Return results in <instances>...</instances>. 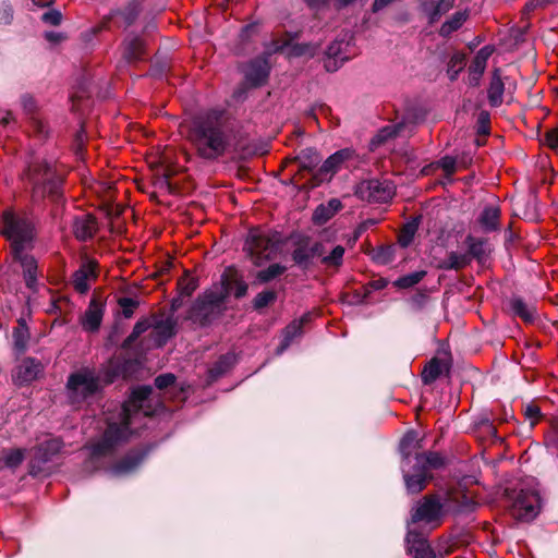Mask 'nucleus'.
Listing matches in <instances>:
<instances>
[{"label": "nucleus", "mask_w": 558, "mask_h": 558, "mask_svg": "<svg viewBox=\"0 0 558 558\" xmlns=\"http://www.w3.org/2000/svg\"><path fill=\"white\" fill-rule=\"evenodd\" d=\"M511 498L510 511L513 518L526 522L536 518L541 510V497L534 485L522 487L519 493Z\"/></svg>", "instance_id": "obj_7"}, {"label": "nucleus", "mask_w": 558, "mask_h": 558, "mask_svg": "<svg viewBox=\"0 0 558 558\" xmlns=\"http://www.w3.org/2000/svg\"><path fill=\"white\" fill-rule=\"evenodd\" d=\"M277 299V293L274 290H266L260 293H258L254 300H253V307L255 310H262L272 302H275Z\"/></svg>", "instance_id": "obj_44"}, {"label": "nucleus", "mask_w": 558, "mask_h": 558, "mask_svg": "<svg viewBox=\"0 0 558 558\" xmlns=\"http://www.w3.org/2000/svg\"><path fill=\"white\" fill-rule=\"evenodd\" d=\"M269 63L265 56L250 62L245 70V78L254 86L262 85L269 75Z\"/></svg>", "instance_id": "obj_13"}, {"label": "nucleus", "mask_w": 558, "mask_h": 558, "mask_svg": "<svg viewBox=\"0 0 558 558\" xmlns=\"http://www.w3.org/2000/svg\"><path fill=\"white\" fill-rule=\"evenodd\" d=\"M41 19L45 23L57 26L61 23L62 15L58 10H50L45 12Z\"/></svg>", "instance_id": "obj_53"}, {"label": "nucleus", "mask_w": 558, "mask_h": 558, "mask_svg": "<svg viewBox=\"0 0 558 558\" xmlns=\"http://www.w3.org/2000/svg\"><path fill=\"white\" fill-rule=\"evenodd\" d=\"M420 438L418 434L415 430H409L401 439L399 449L403 457V460H410V457L416 453V450L420 448Z\"/></svg>", "instance_id": "obj_26"}, {"label": "nucleus", "mask_w": 558, "mask_h": 558, "mask_svg": "<svg viewBox=\"0 0 558 558\" xmlns=\"http://www.w3.org/2000/svg\"><path fill=\"white\" fill-rule=\"evenodd\" d=\"M175 325V320L170 316L155 322L153 325V336L158 347L165 344L174 335Z\"/></svg>", "instance_id": "obj_18"}, {"label": "nucleus", "mask_w": 558, "mask_h": 558, "mask_svg": "<svg viewBox=\"0 0 558 558\" xmlns=\"http://www.w3.org/2000/svg\"><path fill=\"white\" fill-rule=\"evenodd\" d=\"M469 252L468 255L471 257H475L477 259L482 258L485 255V245L486 242L484 240L475 239L469 236L466 239Z\"/></svg>", "instance_id": "obj_42"}, {"label": "nucleus", "mask_w": 558, "mask_h": 558, "mask_svg": "<svg viewBox=\"0 0 558 558\" xmlns=\"http://www.w3.org/2000/svg\"><path fill=\"white\" fill-rule=\"evenodd\" d=\"M14 343L19 350H24L28 338L27 328L25 324L20 323V326L13 332Z\"/></svg>", "instance_id": "obj_47"}, {"label": "nucleus", "mask_w": 558, "mask_h": 558, "mask_svg": "<svg viewBox=\"0 0 558 558\" xmlns=\"http://www.w3.org/2000/svg\"><path fill=\"white\" fill-rule=\"evenodd\" d=\"M444 365L437 360L433 359L424 368L422 379L425 384L435 381L442 373Z\"/></svg>", "instance_id": "obj_36"}, {"label": "nucleus", "mask_w": 558, "mask_h": 558, "mask_svg": "<svg viewBox=\"0 0 558 558\" xmlns=\"http://www.w3.org/2000/svg\"><path fill=\"white\" fill-rule=\"evenodd\" d=\"M415 231H416V227L414 225H412V223L407 225L402 229V231L399 235L400 245L403 247L408 246L412 242Z\"/></svg>", "instance_id": "obj_49"}, {"label": "nucleus", "mask_w": 558, "mask_h": 558, "mask_svg": "<svg viewBox=\"0 0 558 558\" xmlns=\"http://www.w3.org/2000/svg\"><path fill=\"white\" fill-rule=\"evenodd\" d=\"M510 306H511L512 312L517 316L523 318L524 320H532L533 319V317H534V310H533V307H531L527 304H525L524 301L521 300L520 298H513L510 301Z\"/></svg>", "instance_id": "obj_37"}, {"label": "nucleus", "mask_w": 558, "mask_h": 558, "mask_svg": "<svg viewBox=\"0 0 558 558\" xmlns=\"http://www.w3.org/2000/svg\"><path fill=\"white\" fill-rule=\"evenodd\" d=\"M24 453V450L19 448L3 450L1 452L0 461L5 468L15 469L23 462Z\"/></svg>", "instance_id": "obj_34"}, {"label": "nucleus", "mask_w": 558, "mask_h": 558, "mask_svg": "<svg viewBox=\"0 0 558 558\" xmlns=\"http://www.w3.org/2000/svg\"><path fill=\"white\" fill-rule=\"evenodd\" d=\"M151 387L141 386L132 391L123 404L116 405L114 411L108 408L105 413L106 429L102 436L89 446L93 460L111 454L116 447L128 440L142 417L154 415L162 409L160 402L151 407Z\"/></svg>", "instance_id": "obj_1"}, {"label": "nucleus", "mask_w": 558, "mask_h": 558, "mask_svg": "<svg viewBox=\"0 0 558 558\" xmlns=\"http://www.w3.org/2000/svg\"><path fill=\"white\" fill-rule=\"evenodd\" d=\"M22 105L26 112L31 113L35 109V100L31 96H23Z\"/></svg>", "instance_id": "obj_60"}, {"label": "nucleus", "mask_w": 558, "mask_h": 558, "mask_svg": "<svg viewBox=\"0 0 558 558\" xmlns=\"http://www.w3.org/2000/svg\"><path fill=\"white\" fill-rule=\"evenodd\" d=\"M325 206L328 207L329 213L335 215L341 209L342 204L339 199L332 198Z\"/></svg>", "instance_id": "obj_61"}, {"label": "nucleus", "mask_w": 558, "mask_h": 558, "mask_svg": "<svg viewBox=\"0 0 558 558\" xmlns=\"http://www.w3.org/2000/svg\"><path fill=\"white\" fill-rule=\"evenodd\" d=\"M14 120L11 112H7L5 116L1 119L0 123L5 126L10 124Z\"/></svg>", "instance_id": "obj_63"}, {"label": "nucleus", "mask_w": 558, "mask_h": 558, "mask_svg": "<svg viewBox=\"0 0 558 558\" xmlns=\"http://www.w3.org/2000/svg\"><path fill=\"white\" fill-rule=\"evenodd\" d=\"M505 84L500 76V71L496 69L493 73L488 87V101L490 106L498 107L504 100Z\"/></svg>", "instance_id": "obj_23"}, {"label": "nucleus", "mask_w": 558, "mask_h": 558, "mask_svg": "<svg viewBox=\"0 0 558 558\" xmlns=\"http://www.w3.org/2000/svg\"><path fill=\"white\" fill-rule=\"evenodd\" d=\"M525 416L530 420L531 426H533L541 417V410L537 405L529 404L525 408Z\"/></svg>", "instance_id": "obj_55"}, {"label": "nucleus", "mask_w": 558, "mask_h": 558, "mask_svg": "<svg viewBox=\"0 0 558 558\" xmlns=\"http://www.w3.org/2000/svg\"><path fill=\"white\" fill-rule=\"evenodd\" d=\"M286 271V267L280 264H271L266 269L258 271L257 279L260 282H268Z\"/></svg>", "instance_id": "obj_40"}, {"label": "nucleus", "mask_w": 558, "mask_h": 558, "mask_svg": "<svg viewBox=\"0 0 558 558\" xmlns=\"http://www.w3.org/2000/svg\"><path fill=\"white\" fill-rule=\"evenodd\" d=\"M332 217L333 214L329 213L328 207H326L324 204L319 205L313 214V220L317 225H323Z\"/></svg>", "instance_id": "obj_48"}, {"label": "nucleus", "mask_w": 558, "mask_h": 558, "mask_svg": "<svg viewBox=\"0 0 558 558\" xmlns=\"http://www.w3.org/2000/svg\"><path fill=\"white\" fill-rule=\"evenodd\" d=\"M395 246H381L373 252V259L377 264L387 265L393 260Z\"/></svg>", "instance_id": "obj_41"}, {"label": "nucleus", "mask_w": 558, "mask_h": 558, "mask_svg": "<svg viewBox=\"0 0 558 558\" xmlns=\"http://www.w3.org/2000/svg\"><path fill=\"white\" fill-rule=\"evenodd\" d=\"M151 326V324L149 323L148 319H143V320H140L135 324L131 335L128 337V341L129 342H133L134 340H136L142 333H144L149 327Z\"/></svg>", "instance_id": "obj_51"}, {"label": "nucleus", "mask_w": 558, "mask_h": 558, "mask_svg": "<svg viewBox=\"0 0 558 558\" xmlns=\"http://www.w3.org/2000/svg\"><path fill=\"white\" fill-rule=\"evenodd\" d=\"M436 168H441L447 177H451L456 172V159L451 156H445L438 162L424 167L422 173L427 175Z\"/></svg>", "instance_id": "obj_33"}, {"label": "nucleus", "mask_w": 558, "mask_h": 558, "mask_svg": "<svg viewBox=\"0 0 558 558\" xmlns=\"http://www.w3.org/2000/svg\"><path fill=\"white\" fill-rule=\"evenodd\" d=\"M227 296L228 295L221 284L220 287H213L206 291L202 296L201 302L203 305L219 306L227 299Z\"/></svg>", "instance_id": "obj_31"}, {"label": "nucleus", "mask_w": 558, "mask_h": 558, "mask_svg": "<svg viewBox=\"0 0 558 558\" xmlns=\"http://www.w3.org/2000/svg\"><path fill=\"white\" fill-rule=\"evenodd\" d=\"M197 288V280L190 275H184L178 281V289L181 295L190 296Z\"/></svg>", "instance_id": "obj_43"}, {"label": "nucleus", "mask_w": 558, "mask_h": 558, "mask_svg": "<svg viewBox=\"0 0 558 558\" xmlns=\"http://www.w3.org/2000/svg\"><path fill=\"white\" fill-rule=\"evenodd\" d=\"M2 233L11 241L13 256L23 268L26 286L34 288L37 263L33 256L23 253L25 244L33 238L32 221L26 217H19L7 210L3 213Z\"/></svg>", "instance_id": "obj_2"}, {"label": "nucleus", "mask_w": 558, "mask_h": 558, "mask_svg": "<svg viewBox=\"0 0 558 558\" xmlns=\"http://www.w3.org/2000/svg\"><path fill=\"white\" fill-rule=\"evenodd\" d=\"M407 543L408 549L414 558H435L436 556L427 541L415 533H408Z\"/></svg>", "instance_id": "obj_20"}, {"label": "nucleus", "mask_w": 558, "mask_h": 558, "mask_svg": "<svg viewBox=\"0 0 558 558\" xmlns=\"http://www.w3.org/2000/svg\"><path fill=\"white\" fill-rule=\"evenodd\" d=\"M493 52H494V47L490 45L484 46L476 52V54L469 68L470 85H472V86L478 85L480 80L486 69L487 61L490 58V56L493 54Z\"/></svg>", "instance_id": "obj_12"}, {"label": "nucleus", "mask_w": 558, "mask_h": 558, "mask_svg": "<svg viewBox=\"0 0 558 558\" xmlns=\"http://www.w3.org/2000/svg\"><path fill=\"white\" fill-rule=\"evenodd\" d=\"M221 284L228 296L233 294L238 299L244 296L248 288L238 271L231 268L222 274Z\"/></svg>", "instance_id": "obj_14"}, {"label": "nucleus", "mask_w": 558, "mask_h": 558, "mask_svg": "<svg viewBox=\"0 0 558 558\" xmlns=\"http://www.w3.org/2000/svg\"><path fill=\"white\" fill-rule=\"evenodd\" d=\"M489 120V116L487 112H481L478 117V122L481 124L480 132L486 134L488 132L487 123Z\"/></svg>", "instance_id": "obj_59"}, {"label": "nucleus", "mask_w": 558, "mask_h": 558, "mask_svg": "<svg viewBox=\"0 0 558 558\" xmlns=\"http://www.w3.org/2000/svg\"><path fill=\"white\" fill-rule=\"evenodd\" d=\"M310 319L311 314L306 313L300 319L293 320L284 328L280 345L277 349V354H281L291 344L294 338L301 336L303 325L310 322Z\"/></svg>", "instance_id": "obj_16"}, {"label": "nucleus", "mask_w": 558, "mask_h": 558, "mask_svg": "<svg viewBox=\"0 0 558 558\" xmlns=\"http://www.w3.org/2000/svg\"><path fill=\"white\" fill-rule=\"evenodd\" d=\"M175 381V377L172 374H162L155 379V385L158 389L162 390L172 386Z\"/></svg>", "instance_id": "obj_54"}, {"label": "nucleus", "mask_w": 558, "mask_h": 558, "mask_svg": "<svg viewBox=\"0 0 558 558\" xmlns=\"http://www.w3.org/2000/svg\"><path fill=\"white\" fill-rule=\"evenodd\" d=\"M353 150L341 149L329 156L319 169L314 173V185H319L325 181H330L332 177L341 169L342 165L351 159Z\"/></svg>", "instance_id": "obj_9"}, {"label": "nucleus", "mask_w": 558, "mask_h": 558, "mask_svg": "<svg viewBox=\"0 0 558 558\" xmlns=\"http://www.w3.org/2000/svg\"><path fill=\"white\" fill-rule=\"evenodd\" d=\"M500 218V210L496 206H486L480 218V225L486 232H492L498 229Z\"/></svg>", "instance_id": "obj_24"}, {"label": "nucleus", "mask_w": 558, "mask_h": 558, "mask_svg": "<svg viewBox=\"0 0 558 558\" xmlns=\"http://www.w3.org/2000/svg\"><path fill=\"white\" fill-rule=\"evenodd\" d=\"M468 19L466 11L456 12L452 17L446 21L440 27V35L444 37L449 36L454 31L459 29Z\"/></svg>", "instance_id": "obj_32"}, {"label": "nucleus", "mask_w": 558, "mask_h": 558, "mask_svg": "<svg viewBox=\"0 0 558 558\" xmlns=\"http://www.w3.org/2000/svg\"><path fill=\"white\" fill-rule=\"evenodd\" d=\"M62 448V441L57 437H48L35 448V460L44 463L52 459Z\"/></svg>", "instance_id": "obj_17"}, {"label": "nucleus", "mask_w": 558, "mask_h": 558, "mask_svg": "<svg viewBox=\"0 0 558 558\" xmlns=\"http://www.w3.org/2000/svg\"><path fill=\"white\" fill-rule=\"evenodd\" d=\"M119 305L122 308L123 316L130 318L137 306V302L131 298H122L119 300Z\"/></svg>", "instance_id": "obj_50"}, {"label": "nucleus", "mask_w": 558, "mask_h": 558, "mask_svg": "<svg viewBox=\"0 0 558 558\" xmlns=\"http://www.w3.org/2000/svg\"><path fill=\"white\" fill-rule=\"evenodd\" d=\"M26 175L35 185L45 184L53 178L52 165L47 161L34 162L28 166Z\"/></svg>", "instance_id": "obj_19"}, {"label": "nucleus", "mask_w": 558, "mask_h": 558, "mask_svg": "<svg viewBox=\"0 0 558 558\" xmlns=\"http://www.w3.org/2000/svg\"><path fill=\"white\" fill-rule=\"evenodd\" d=\"M299 158L301 159V167L304 169H312L318 162L317 155L312 150H308L306 154L303 153Z\"/></svg>", "instance_id": "obj_52"}, {"label": "nucleus", "mask_w": 558, "mask_h": 558, "mask_svg": "<svg viewBox=\"0 0 558 558\" xmlns=\"http://www.w3.org/2000/svg\"><path fill=\"white\" fill-rule=\"evenodd\" d=\"M545 143L550 148H558V129H553L546 133Z\"/></svg>", "instance_id": "obj_58"}, {"label": "nucleus", "mask_w": 558, "mask_h": 558, "mask_svg": "<svg viewBox=\"0 0 558 558\" xmlns=\"http://www.w3.org/2000/svg\"><path fill=\"white\" fill-rule=\"evenodd\" d=\"M74 234L81 241L94 236L97 231V221L92 215H83L74 220Z\"/></svg>", "instance_id": "obj_22"}, {"label": "nucleus", "mask_w": 558, "mask_h": 558, "mask_svg": "<svg viewBox=\"0 0 558 558\" xmlns=\"http://www.w3.org/2000/svg\"><path fill=\"white\" fill-rule=\"evenodd\" d=\"M46 38L49 41H58V40H60L61 35L57 34V33H53V32H49V33H46Z\"/></svg>", "instance_id": "obj_64"}, {"label": "nucleus", "mask_w": 558, "mask_h": 558, "mask_svg": "<svg viewBox=\"0 0 558 558\" xmlns=\"http://www.w3.org/2000/svg\"><path fill=\"white\" fill-rule=\"evenodd\" d=\"M342 43H333L328 48V54L333 56L335 58L339 59L340 61H344L348 59V56L342 53L340 46Z\"/></svg>", "instance_id": "obj_56"}, {"label": "nucleus", "mask_w": 558, "mask_h": 558, "mask_svg": "<svg viewBox=\"0 0 558 558\" xmlns=\"http://www.w3.org/2000/svg\"><path fill=\"white\" fill-rule=\"evenodd\" d=\"M144 53V43L138 37H128L124 41L123 57L128 62L140 60Z\"/></svg>", "instance_id": "obj_27"}, {"label": "nucleus", "mask_w": 558, "mask_h": 558, "mask_svg": "<svg viewBox=\"0 0 558 558\" xmlns=\"http://www.w3.org/2000/svg\"><path fill=\"white\" fill-rule=\"evenodd\" d=\"M356 193L368 202L387 203L393 197L396 187L388 180L372 179L361 182Z\"/></svg>", "instance_id": "obj_8"}, {"label": "nucleus", "mask_w": 558, "mask_h": 558, "mask_svg": "<svg viewBox=\"0 0 558 558\" xmlns=\"http://www.w3.org/2000/svg\"><path fill=\"white\" fill-rule=\"evenodd\" d=\"M12 20V8L10 4L3 2L0 7V22L8 24Z\"/></svg>", "instance_id": "obj_57"}, {"label": "nucleus", "mask_w": 558, "mask_h": 558, "mask_svg": "<svg viewBox=\"0 0 558 558\" xmlns=\"http://www.w3.org/2000/svg\"><path fill=\"white\" fill-rule=\"evenodd\" d=\"M235 363V355L232 353H228L219 357V360L213 365L209 369V376L213 379L218 378L228 372L233 364Z\"/></svg>", "instance_id": "obj_30"}, {"label": "nucleus", "mask_w": 558, "mask_h": 558, "mask_svg": "<svg viewBox=\"0 0 558 558\" xmlns=\"http://www.w3.org/2000/svg\"><path fill=\"white\" fill-rule=\"evenodd\" d=\"M144 456L140 453H130L119 463L112 466L111 472L114 475H122L134 471L142 462Z\"/></svg>", "instance_id": "obj_29"}, {"label": "nucleus", "mask_w": 558, "mask_h": 558, "mask_svg": "<svg viewBox=\"0 0 558 558\" xmlns=\"http://www.w3.org/2000/svg\"><path fill=\"white\" fill-rule=\"evenodd\" d=\"M343 254L344 247L341 245H337L336 247H333L329 255L323 258V263L326 264L327 266L338 267L342 263Z\"/></svg>", "instance_id": "obj_46"}, {"label": "nucleus", "mask_w": 558, "mask_h": 558, "mask_svg": "<svg viewBox=\"0 0 558 558\" xmlns=\"http://www.w3.org/2000/svg\"><path fill=\"white\" fill-rule=\"evenodd\" d=\"M454 4V0H438L435 4L425 1L423 3V11L428 15L430 22H435L442 14L448 12Z\"/></svg>", "instance_id": "obj_28"}, {"label": "nucleus", "mask_w": 558, "mask_h": 558, "mask_svg": "<svg viewBox=\"0 0 558 558\" xmlns=\"http://www.w3.org/2000/svg\"><path fill=\"white\" fill-rule=\"evenodd\" d=\"M401 129H402V124H400V123L389 124V125H386L385 128L380 129L371 142L372 148H375L378 145L388 141L389 138L393 137L401 131Z\"/></svg>", "instance_id": "obj_35"}, {"label": "nucleus", "mask_w": 558, "mask_h": 558, "mask_svg": "<svg viewBox=\"0 0 558 558\" xmlns=\"http://www.w3.org/2000/svg\"><path fill=\"white\" fill-rule=\"evenodd\" d=\"M323 254V246L319 243H315L312 246L301 245L293 251V260L299 265H307V263Z\"/></svg>", "instance_id": "obj_25"}, {"label": "nucleus", "mask_w": 558, "mask_h": 558, "mask_svg": "<svg viewBox=\"0 0 558 558\" xmlns=\"http://www.w3.org/2000/svg\"><path fill=\"white\" fill-rule=\"evenodd\" d=\"M471 262L470 256L466 254L450 252L446 262V268L461 269Z\"/></svg>", "instance_id": "obj_39"}, {"label": "nucleus", "mask_w": 558, "mask_h": 558, "mask_svg": "<svg viewBox=\"0 0 558 558\" xmlns=\"http://www.w3.org/2000/svg\"><path fill=\"white\" fill-rule=\"evenodd\" d=\"M245 248L256 265L271 259L278 252V239L275 233L264 229H252L245 241Z\"/></svg>", "instance_id": "obj_6"}, {"label": "nucleus", "mask_w": 558, "mask_h": 558, "mask_svg": "<svg viewBox=\"0 0 558 558\" xmlns=\"http://www.w3.org/2000/svg\"><path fill=\"white\" fill-rule=\"evenodd\" d=\"M464 66V56L460 53H456L451 57L448 66V74L450 80H456L460 71Z\"/></svg>", "instance_id": "obj_45"}, {"label": "nucleus", "mask_w": 558, "mask_h": 558, "mask_svg": "<svg viewBox=\"0 0 558 558\" xmlns=\"http://www.w3.org/2000/svg\"><path fill=\"white\" fill-rule=\"evenodd\" d=\"M96 278V263L87 262L73 275V286L80 293H85L88 289V280Z\"/></svg>", "instance_id": "obj_21"}, {"label": "nucleus", "mask_w": 558, "mask_h": 558, "mask_svg": "<svg viewBox=\"0 0 558 558\" xmlns=\"http://www.w3.org/2000/svg\"><path fill=\"white\" fill-rule=\"evenodd\" d=\"M286 46H287V43H282L281 44V43L276 40V41L272 43V46L269 48L267 53L281 51V50L284 49Z\"/></svg>", "instance_id": "obj_62"}, {"label": "nucleus", "mask_w": 558, "mask_h": 558, "mask_svg": "<svg viewBox=\"0 0 558 558\" xmlns=\"http://www.w3.org/2000/svg\"><path fill=\"white\" fill-rule=\"evenodd\" d=\"M189 141L196 154L207 160H215L222 156L229 145V137L218 118L206 116L194 120Z\"/></svg>", "instance_id": "obj_3"}, {"label": "nucleus", "mask_w": 558, "mask_h": 558, "mask_svg": "<svg viewBox=\"0 0 558 558\" xmlns=\"http://www.w3.org/2000/svg\"><path fill=\"white\" fill-rule=\"evenodd\" d=\"M415 463L412 471L403 468V478L407 490L410 494H417L422 492L427 482L432 478L430 470L439 469L444 465V458L437 452H427L416 454L414 457Z\"/></svg>", "instance_id": "obj_5"}, {"label": "nucleus", "mask_w": 558, "mask_h": 558, "mask_svg": "<svg viewBox=\"0 0 558 558\" xmlns=\"http://www.w3.org/2000/svg\"><path fill=\"white\" fill-rule=\"evenodd\" d=\"M425 276L424 270L414 271L398 278L393 284L399 289H408L417 284Z\"/></svg>", "instance_id": "obj_38"}, {"label": "nucleus", "mask_w": 558, "mask_h": 558, "mask_svg": "<svg viewBox=\"0 0 558 558\" xmlns=\"http://www.w3.org/2000/svg\"><path fill=\"white\" fill-rule=\"evenodd\" d=\"M113 376L102 378L101 375L92 368L84 367L72 373L66 381V397L72 405L80 407L95 395L105 385L111 383Z\"/></svg>", "instance_id": "obj_4"}, {"label": "nucleus", "mask_w": 558, "mask_h": 558, "mask_svg": "<svg viewBox=\"0 0 558 558\" xmlns=\"http://www.w3.org/2000/svg\"><path fill=\"white\" fill-rule=\"evenodd\" d=\"M442 513V504L438 496L425 497L412 512V522L430 523L440 518Z\"/></svg>", "instance_id": "obj_10"}, {"label": "nucleus", "mask_w": 558, "mask_h": 558, "mask_svg": "<svg viewBox=\"0 0 558 558\" xmlns=\"http://www.w3.org/2000/svg\"><path fill=\"white\" fill-rule=\"evenodd\" d=\"M104 317V307L95 299L89 302L87 310L81 317V325L84 330L94 332L98 330Z\"/></svg>", "instance_id": "obj_15"}, {"label": "nucleus", "mask_w": 558, "mask_h": 558, "mask_svg": "<svg viewBox=\"0 0 558 558\" xmlns=\"http://www.w3.org/2000/svg\"><path fill=\"white\" fill-rule=\"evenodd\" d=\"M43 369V364L35 359H24L14 369L13 381L20 386L29 384L38 377Z\"/></svg>", "instance_id": "obj_11"}]
</instances>
